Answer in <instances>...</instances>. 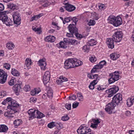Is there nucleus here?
I'll list each match as a JSON object with an SVG mask.
<instances>
[{
  "label": "nucleus",
  "mask_w": 134,
  "mask_h": 134,
  "mask_svg": "<svg viewBox=\"0 0 134 134\" xmlns=\"http://www.w3.org/2000/svg\"><path fill=\"white\" fill-rule=\"evenodd\" d=\"M11 102H9V104L7 106L9 109L7 112H5L4 115L8 118L13 117V115L18 112V109L17 108L19 107V104L16 103V100H12Z\"/></svg>",
  "instance_id": "f257e3e1"
},
{
  "label": "nucleus",
  "mask_w": 134,
  "mask_h": 134,
  "mask_svg": "<svg viewBox=\"0 0 134 134\" xmlns=\"http://www.w3.org/2000/svg\"><path fill=\"white\" fill-rule=\"evenodd\" d=\"M82 62L75 58H69L65 60L64 62L65 68L69 69L78 66L82 65Z\"/></svg>",
  "instance_id": "f03ea898"
},
{
  "label": "nucleus",
  "mask_w": 134,
  "mask_h": 134,
  "mask_svg": "<svg viewBox=\"0 0 134 134\" xmlns=\"http://www.w3.org/2000/svg\"><path fill=\"white\" fill-rule=\"evenodd\" d=\"M107 20L109 23L116 27L120 26L122 23V19L119 16L115 17L114 16L111 15L108 17Z\"/></svg>",
  "instance_id": "7ed1b4c3"
},
{
  "label": "nucleus",
  "mask_w": 134,
  "mask_h": 134,
  "mask_svg": "<svg viewBox=\"0 0 134 134\" xmlns=\"http://www.w3.org/2000/svg\"><path fill=\"white\" fill-rule=\"evenodd\" d=\"M111 76L110 78L108 79L109 83H112L115 81H117L120 78V76L119 75L118 72L115 71L113 74H111L110 75Z\"/></svg>",
  "instance_id": "20e7f679"
},
{
  "label": "nucleus",
  "mask_w": 134,
  "mask_h": 134,
  "mask_svg": "<svg viewBox=\"0 0 134 134\" xmlns=\"http://www.w3.org/2000/svg\"><path fill=\"white\" fill-rule=\"evenodd\" d=\"M91 130L88 127H86L84 124L81 126L78 129L77 131L79 134H85L91 132Z\"/></svg>",
  "instance_id": "39448f33"
},
{
  "label": "nucleus",
  "mask_w": 134,
  "mask_h": 134,
  "mask_svg": "<svg viewBox=\"0 0 134 134\" xmlns=\"http://www.w3.org/2000/svg\"><path fill=\"white\" fill-rule=\"evenodd\" d=\"M112 99L111 102L115 106L118 105L119 103H122V95L120 94H116L114 96Z\"/></svg>",
  "instance_id": "423d86ee"
},
{
  "label": "nucleus",
  "mask_w": 134,
  "mask_h": 134,
  "mask_svg": "<svg viewBox=\"0 0 134 134\" xmlns=\"http://www.w3.org/2000/svg\"><path fill=\"white\" fill-rule=\"evenodd\" d=\"M119 90L118 87L114 86L112 87L106 91L108 94V97H110L115 94Z\"/></svg>",
  "instance_id": "0eeeda50"
},
{
  "label": "nucleus",
  "mask_w": 134,
  "mask_h": 134,
  "mask_svg": "<svg viewBox=\"0 0 134 134\" xmlns=\"http://www.w3.org/2000/svg\"><path fill=\"white\" fill-rule=\"evenodd\" d=\"M123 35L121 32H117L114 33L113 36V38L116 42H120L122 39Z\"/></svg>",
  "instance_id": "6e6552de"
},
{
  "label": "nucleus",
  "mask_w": 134,
  "mask_h": 134,
  "mask_svg": "<svg viewBox=\"0 0 134 134\" xmlns=\"http://www.w3.org/2000/svg\"><path fill=\"white\" fill-rule=\"evenodd\" d=\"M116 106L111 102L110 103H108L106 105L105 110L108 114H111L112 113L113 109Z\"/></svg>",
  "instance_id": "1a4fd4ad"
},
{
  "label": "nucleus",
  "mask_w": 134,
  "mask_h": 134,
  "mask_svg": "<svg viewBox=\"0 0 134 134\" xmlns=\"http://www.w3.org/2000/svg\"><path fill=\"white\" fill-rule=\"evenodd\" d=\"M4 8L3 5L2 4L0 3V19H3V17L6 18L7 15L6 13H9V11H5L4 12H1L3 10Z\"/></svg>",
  "instance_id": "9d476101"
},
{
  "label": "nucleus",
  "mask_w": 134,
  "mask_h": 134,
  "mask_svg": "<svg viewBox=\"0 0 134 134\" xmlns=\"http://www.w3.org/2000/svg\"><path fill=\"white\" fill-rule=\"evenodd\" d=\"M50 73L48 71H46L43 76V82L44 85L47 84L50 79Z\"/></svg>",
  "instance_id": "9b49d317"
},
{
  "label": "nucleus",
  "mask_w": 134,
  "mask_h": 134,
  "mask_svg": "<svg viewBox=\"0 0 134 134\" xmlns=\"http://www.w3.org/2000/svg\"><path fill=\"white\" fill-rule=\"evenodd\" d=\"M3 19H0L2 22L5 24L7 26H10L12 25L13 22L10 18H8L7 16H6V18L3 17Z\"/></svg>",
  "instance_id": "f8f14e48"
},
{
  "label": "nucleus",
  "mask_w": 134,
  "mask_h": 134,
  "mask_svg": "<svg viewBox=\"0 0 134 134\" xmlns=\"http://www.w3.org/2000/svg\"><path fill=\"white\" fill-rule=\"evenodd\" d=\"M38 64L40 66L41 70H45L47 64L45 59H40L38 62Z\"/></svg>",
  "instance_id": "ddd939ff"
},
{
  "label": "nucleus",
  "mask_w": 134,
  "mask_h": 134,
  "mask_svg": "<svg viewBox=\"0 0 134 134\" xmlns=\"http://www.w3.org/2000/svg\"><path fill=\"white\" fill-rule=\"evenodd\" d=\"M64 4L65 5V9L68 12H71L75 9V7L72 5L70 4L67 3L65 2Z\"/></svg>",
  "instance_id": "4468645a"
},
{
  "label": "nucleus",
  "mask_w": 134,
  "mask_h": 134,
  "mask_svg": "<svg viewBox=\"0 0 134 134\" xmlns=\"http://www.w3.org/2000/svg\"><path fill=\"white\" fill-rule=\"evenodd\" d=\"M69 30L71 33H74L77 32V29L75 26V25L70 24L68 26Z\"/></svg>",
  "instance_id": "2eb2a0df"
},
{
  "label": "nucleus",
  "mask_w": 134,
  "mask_h": 134,
  "mask_svg": "<svg viewBox=\"0 0 134 134\" xmlns=\"http://www.w3.org/2000/svg\"><path fill=\"white\" fill-rule=\"evenodd\" d=\"M93 123H91L90 127L92 128L96 129L97 127L98 124L100 123V121L98 119H92V121Z\"/></svg>",
  "instance_id": "dca6fc26"
},
{
  "label": "nucleus",
  "mask_w": 134,
  "mask_h": 134,
  "mask_svg": "<svg viewBox=\"0 0 134 134\" xmlns=\"http://www.w3.org/2000/svg\"><path fill=\"white\" fill-rule=\"evenodd\" d=\"M113 38H110L107 39L106 43L109 48L112 49L114 48V40Z\"/></svg>",
  "instance_id": "f3484780"
},
{
  "label": "nucleus",
  "mask_w": 134,
  "mask_h": 134,
  "mask_svg": "<svg viewBox=\"0 0 134 134\" xmlns=\"http://www.w3.org/2000/svg\"><path fill=\"white\" fill-rule=\"evenodd\" d=\"M64 42L66 43L69 44H74L76 40H72L71 38L67 37L64 38Z\"/></svg>",
  "instance_id": "a211bd4d"
},
{
  "label": "nucleus",
  "mask_w": 134,
  "mask_h": 134,
  "mask_svg": "<svg viewBox=\"0 0 134 134\" xmlns=\"http://www.w3.org/2000/svg\"><path fill=\"white\" fill-rule=\"evenodd\" d=\"M32 64L31 60L30 59L27 58L25 60V63L24 65V67H25V69L27 68L28 69L30 68V65Z\"/></svg>",
  "instance_id": "6ab92c4d"
},
{
  "label": "nucleus",
  "mask_w": 134,
  "mask_h": 134,
  "mask_svg": "<svg viewBox=\"0 0 134 134\" xmlns=\"http://www.w3.org/2000/svg\"><path fill=\"white\" fill-rule=\"evenodd\" d=\"M36 111V110L34 109H31L29 110L28 111V113L29 114L30 118H34Z\"/></svg>",
  "instance_id": "aec40b11"
},
{
  "label": "nucleus",
  "mask_w": 134,
  "mask_h": 134,
  "mask_svg": "<svg viewBox=\"0 0 134 134\" xmlns=\"http://www.w3.org/2000/svg\"><path fill=\"white\" fill-rule=\"evenodd\" d=\"M13 89L17 95L19 94V93L20 91L21 88L19 84L15 85L13 87Z\"/></svg>",
  "instance_id": "412c9836"
},
{
  "label": "nucleus",
  "mask_w": 134,
  "mask_h": 134,
  "mask_svg": "<svg viewBox=\"0 0 134 134\" xmlns=\"http://www.w3.org/2000/svg\"><path fill=\"white\" fill-rule=\"evenodd\" d=\"M98 78L94 80L93 81L91 82L89 86L90 89L91 90H93L94 88V86L99 81Z\"/></svg>",
  "instance_id": "4be33fe9"
},
{
  "label": "nucleus",
  "mask_w": 134,
  "mask_h": 134,
  "mask_svg": "<svg viewBox=\"0 0 134 134\" xmlns=\"http://www.w3.org/2000/svg\"><path fill=\"white\" fill-rule=\"evenodd\" d=\"M55 39V38L54 36H49L45 38L44 40L47 42H53L54 41Z\"/></svg>",
  "instance_id": "5701e85b"
},
{
  "label": "nucleus",
  "mask_w": 134,
  "mask_h": 134,
  "mask_svg": "<svg viewBox=\"0 0 134 134\" xmlns=\"http://www.w3.org/2000/svg\"><path fill=\"white\" fill-rule=\"evenodd\" d=\"M44 116V115L42 113L37 110L36 111L34 118L41 119Z\"/></svg>",
  "instance_id": "b1692460"
},
{
  "label": "nucleus",
  "mask_w": 134,
  "mask_h": 134,
  "mask_svg": "<svg viewBox=\"0 0 134 134\" xmlns=\"http://www.w3.org/2000/svg\"><path fill=\"white\" fill-rule=\"evenodd\" d=\"M8 129V127L5 125H0V132H6Z\"/></svg>",
  "instance_id": "393cba45"
},
{
  "label": "nucleus",
  "mask_w": 134,
  "mask_h": 134,
  "mask_svg": "<svg viewBox=\"0 0 134 134\" xmlns=\"http://www.w3.org/2000/svg\"><path fill=\"white\" fill-rule=\"evenodd\" d=\"M134 98L133 97L128 98L127 100V104L128 107H130L133 104L134 102Z\"/></svg>",
  "instance_id": "a878e982"
},
{
  "label": "nucleus",
  "mask_w": 134,
  "mask_h": 134,
  "mask_svg": "<svg viewBox=\"0 0 134 134\" xmlns=\"http://www.w3.org/2000/svg\"><path fill=\"white\" fill-rule=\"evenodd\" d=\"M8 7V8L13 10L16 9H17V6L14 4L10 3L7 5Z\"/></svg>",
  "instance_id": "bb28decb"
},
{
  "label": "nucleus",
  "mask_w": 134,
  "mask_h": 134,
  "mask_svg": "<svg viewBox=\"0 0 134 134\" xmlns=\"http://www.w3.org/2000/svg\"><path fill=\"white\" fill-rule=\"evenodd\" d=\"M120 55L119 54L114 53L111 54L110 56L111 59L113 60H115L117 59L120 57Z\"/></svg>",
  "instance_id": "cd10ccee"
},
{
  "label": "nucleus",
  "mask_w": 134,
  "mask_h": 134,
  "mask_svg": "<svg viewBox=\"0 0 134 134\" xmlns=\"http://www.w3.org/2000/svg\"><path fill=\"white\" fill-rule=\"evenodd\" d=\"M106 62L105 60H103L99 62L98 64L96 65V67L99 69L102 68L104 65H105Z\"/></svg>",
  "instance_id": "c85d7f7f"
},
{
  "label": "nucleus",
  "mask_w": 134,
  "mask_h": 134,
  "mask_svg": "<svg viewBox=\"0 0 134 134\" xmlns=\"http://www.w3.org/2000/svg\"><path fill=\"white\" fill-rule=\"evenodd\" d=\"M59 80H57V83H61L64 81H67L68 79L64 77L63 76H60L59 77Z\"/></svg>",
  "instance_id": "c756f323"
},
{
  "label": "nucleus",
  "mask_w": 134,
  "mask_h": 134,
  "mask_svg": "<svg viewBox=\"0 0 134 134\" xmlns=\"http://www.w3.org/2000/svg\"><path fill=\"white\" fill-rule=\"evenodd\" d=\"M12 74L14 76H19V72L15 69H12L11 71Z\"/></svg>",
  "instance_id": "7c9ffc66"
},
{
  "label": "nucleus",
  "mask_w": 134,
  "mask_h": 134,
  "mask_svg": "<svg viewBox=\"0 0 134 134\" xmlns=\"http://www.w3.org/2000/svg\"><path fill=\"white\" fill-rule=\"evenodd\" d=\"M4 76L0 77V83L2 84L4 83L6 81L7 75H4Z\"/></svg>",
  "instance_id": "2f4dec72"
},
{
  "label": "nucleus",
  "mask_w": 134,
  "mask_h": 134,
  "mask_svg": "<svg viewBox=\"0 0 134 134\" xmlns=\"http://www.w3.org/2000/svg\"><path fill=\"white\" fill-rule=\"evenodd\" d=\"M6 47L9 49H12L14 47V45L13 43L9 42L7 43Z\"/></svg>",
  "instance_id": "473e14b6"
},
{
  "label": "nucleus",
  "mask_w": 134,
  "mask_h": 134,
  "mask_svg": "<svg viewBox=\"0 0 134 134\" xmlns=\"http://www.w3.org/2000/svg\"><path fill=\"white\" fill-rule=\"evenodd\" d=\"M13 20H15V22H16V19H18L19 18H21L20 16V15L17 12L15 13L13 15Z\"/></svg>",
  "instance_id": "72a5a7b5"
},
{
  "label": "nucleus",
  "mask_w": 134,
  "mask_h": 134,
  "mask_svg": "<svg viewBox=\"0 0 134 134\" xmlns=\"http://www.w3.org/2000/svg\"><path fill=\"white\" fill-rule=\"evenodd\" d=\"M96 41L95 40L91 39L88 41V44L90 46H92L96 45Z\"/></svg>",
  "instance_id": "f704fd0d"
},
{
  "label": "nucleus",
  "mask_w": 134,
  "mask_h": 134,
  "mask_svg": "<svg viewBox=\"0 0 134 134\" xmlns=\"http://www.w3.org/2000/svg\"><path fill=\"white\" fill-rule=\"evenodd\" d=\"M89 46L88 45L83 46L82 48V50L85 52L88 53L90 50Z\"/></svg>",
  "instance_id": "c9c22d12"
},
{
  "label": "nucleus",
  "mask_w": 134,
  "mask_h": 134,
  "mask_svg": "<svg viewBox=\"0 0 134 134\" xmlns=\"http://www.w3.org/2000/svg\"><path fill=\"white\" fill-rule=\"evenodd\" d=\"M40 92L37 89H35L31 91L30 93L31 95L34 96L38 94Z\"/></svg>",
  "instance_id": "e433bc0d"
},
{
  "label": "nucleus",
  "mask_w": 134,
  "mask_h": 134,
  "mask_svg": "<svg viewBox=\"0 0 134 134\" xmlns=\"http://www.w3.org/2000/svg\"><path fill=\"white\" fill-rule=\"evenodd\" d=\"M47 96L50 98H52L53 97V91L51 89H50L48 91L47 93Z\"/></svg>",
  "instance_id": "4c0bfd02"
},
{
  "label": "nucleus",
  "mask_w": 134,
  "mask_h": 134,
  "mask_svg": "<svg viewBox=\"0 0 134 134\" xmlns=\"http://www.w3.org/2000/svg\"><path fill=\"white\" fill-rule=\"evenodd\" d=\"M22 123V121L20 120H17L14 121V124L15 126H18L21 124Z\"/></svg>",
  "instance_id": "58836bf2"
},
{
  "label": "nucleus",
  "mask_w": 134,
  "mask_h": 134,
  "mask_svg": "<svg viewBox=\"0 0 134 134\" xmlns=\"http://www.w3.org/2000/svg\"><path fill=\"white\" fill-rule=\"evenodd\" d=\"M59 45L60 46H59V47L61 48H66L67 46L66 44L64 42L61 41L59 43Z\"/></svg>",
  "instance_id": "ea45409f"
},
{
  "label": "nucleus",
  "mask_w": 134,
  "mask_h": 134,
  "mask_svg": "<svg viewBox=\"0 0 134 134\" xmlns=\"http://www.w3.org/2000/svg\"><path fill=\"white\" fill-rule=\"evenodd\" d=\"M77 96L79 99V101H82L83 100V96L80 92H78L77 93Z\"/></svg>",
  "instance_id": "a19ab883"
},
{
  "label": "nucleus",
  "mask_w": 134,
  "mask_h": 134,
  "mask_svg": "<svg viewBox=\"0 0 134 134\" xmlns=\"http://www.w3.org/2000/svg\"><path fill=\"white\" fill-rule=\"evenodd\" d=\"M98 75L97 74H95L94 75H90L89 76L90 79H97V78H98L99 80L100 77L98 76Z\"/></svg>",
  "instance_id": "79ce46f5"
},
{
  "label": "nucleus",
  "mask_w": 134,
  "mask_h": 134,
  "mask_svg": "<svg viewBox=\"0 0 134 134\" xmlns=\"http://www.w3.org/2000/svg\"><path fill=\"white\" fill-rule=\"evenodd\" d=\"M56 123L54 122H52L48 125V127L50 128H52L56 125Z\"/></svg>",
  "instance_id": "37998d69"
},
{
  "label": "nucleus",
  "mask_w": 134,
  "mask_h": 134,
  "mask_svg": "<svg viewBox=\"0 0 134 134\" xmlns=\"http://www.w3.org/2000/svg\"><path fill=\"white\" fill-rule=\"evenodd\" d=\"M92 16L94 19L96 20H98L99 18V15L95 13L93 14L92 15Z\"/></svg>",
  "instance_id": "c03bdc74"
},
{
  "label": "nucleus",
  "mask_w": 134,
  "mask_h": 134,
  "mask_svg": "<svg viewBox=\"0 0 134 134\" xmlns=\"http://www.w3.org/2000/svg\"><path fill=\"white\" fill-rule=\"evenodd\" d=\"M96 22L94 20H90L88 23V24L89 26H93L95 24Z\"/></svg>",
  "instance_id": "a18cd8bd"
},
{
  "label": "nucleus",
  "mask_w": 134,
  "mask_h": 134,
  "mask_svg": "<svg viewBox=\"0 0 134 134\" xmlns=\"http://www.w3.org/2000/svg\"><path fill=\"white\" fill-rule=\"evenodd\" d=\"M3 67L7 70H9L10 68V65L9 63H5L3 64Z\"/></svg>",
  "instance_id": "49530a36"
},
{
  "label": "nucleus",
  "mask_w": 134,
  "mask_h": 134,
  "mask_svg": "<svg viewBox=\"0 0 134 134\" xmlns=\"http://www.w3.org/2000/svg\"><path fill=\"white\" fill-rule=\"evenodd\" d=\"M16 22H15V20L14 21V24L17 25V26L20 25L21 23V18H19L18 19H17L16 20Z\"/></svg>",
  "instance_id": "de8ad7c7"
},
{
  "label": "nucleus",
  "mask_w": 134,
  "mask_h": 134,
  "mask_svg": "<svg viewBox=\"0 0 134 134\" xmlns=\"http://www.w3.org/2000/svg\"><path fill=\"white\" fill-rule=\"evenodd\" d=\"M23 89L26 92L29 91L30 90V86L29 85H26L23 88Z\"/></svg>",
  "instance_id": "09e8293b"
},
{
  "label": "nucleus",
  "mask_w": 134,
  "mask_h": 134,
  "mask_svg": "<svg viewBox=\"0 0 134 134\" xmlns=\"http://www.w3.org/2000/svg\"><path fill=\"white\" fill-rule=\"evenodd\" d=\"M72 19V18L70 17L65 18L64 19V22L68 23Z\"/></svg>",
  "instance_id": "8fccbe9b"
},
{
  "label": "nucleus",
  "mask_w": 134,
  "mask_h": 134,
  "mask_svg": "<svg viewBox=\"0 0 134 134\" xmlns=\"http://www.w3.org/2000/svg\"><path fill=\"white\" fill-rule=\"evenodd\" d=\"M99 69L98 68H97L96 67V65H95L93 68L92 69L91 71V72L92 73H95L97 71V69Z\"/></svg>",
  "instance_id": "3c124183"
},
{
  "label": "nucleus",
  "mask_w": 134,
  "mask_h": 134,
  "mask_svg": "<svg viewBox=\"0 0 134 134\" xmlns=\"http://www.w3.org/2000/svg\"><path fill=\"white\" fill-rule=\"evenodd\" d=\"M69 99L70 100H75L76 99V97L75 95H73L72 96H70L69 97Z\"/></svg>",
  "instance_id": "603ef678"
},
{
  "label": "nucleus",
  "mask_w": 134,
  "mask_h": 134,
  "mask_svg": "<svg viewBox=\"0 0 134 134\" xmlns=\"http://www.w3.org/2000/svg\"><path fill=\"white\" fill-rule=\"evenodd\" d=\"M96 89L99 91L100 90H104L105 89V88H103L102 86H101L100 85H98L96 86Z\"/></svg>",
  "instance_id": "864d4df0"
},
{
  "label": "nucleus",
  "mask_w": 134,
  "mask_h": 134,
  "mask_svg": "<svg viewBox=\"0 0 134 134\" xmlns=\"http://www.w3.org/2000/svg\"><path fill=\"white\" fill-rule=\"evenodd\" d=\"M65 108L68 110H70L71 108V104L66 103L65 105Z\"/></svg>",
  "instance_id": "5fc2aeb1"
},
{
  "label": "nucleus",
  "mask_w": 134,
  "mask_h": 134,
  "mask_svg": "<svg viewBox=\"0 0 134 134\" xmlns=\"http://www.w3.org/2000/svg\"><path fill=\"white\" fill-rule=\"evenodd\" d=\"M89 60L92 62H93L96 60L97 59L95 57H92L90 58Z\"/></svg>",
  "instance_id": "6e6d98bb"
},
{
  "label": "nucleus",
  "mask_w": 134,
  "mask_h": 134,
  "mask_svg": "<svg viewBox=\"0 0 134 134\" xmlns=\"http://www.w3.org/2000/svg\"><path fill=\"white\" fill-rule=\"evenodd\" d=\"M79 104V103L77 102H74L72 104V108H76L77 106H78Z\"/></svg>",
  "instance_id": "4d7b16f0"
},
{
  "label": "nucleus",
  "mask_w": 134,
  "mask_h": 134,
  "mask_svg": "<svg viewBox=\"0 0 134 134\" xmlns=\"http://www.w3.org/2000/svg\"><path fill=\"white\" fill-rule=\"evenodd\" d=\"M74 35H75L76 36L78 39L81 38L82 37V35L81 34H78V32L75 33L74 34Z\"/></svg>",
  "instance_id": "13d9d810"
},
{
  "label": "nucleus",
  "mask_w": 134,
  "mask_h": 134,
  "mask_svg": "<svg viewBox=\"0 0 134 134\" xmlns=\"http://www.w3.org/2000/svg\"><path fill=\"white\" fill-rule=\"evenodd\" d=\"M69 119V117L67 115L63 116L62 118V120L63 121H66Z\"/></svg>",
  "instance_id": "bf43d9fd"
},
{
  "label": "nucleus",
  "mask_w": 134,
  "mask_h": 134,
  "mask_svg": "<svg viewBox=\"0 0 134 134\" xmlns=\"http://www.w3.org/2000/svg\"><path fill=\"white\" fill-rule=\"evenodd\" d=\"M13 100L10 97H8L6 99L4 100L6 103H8V104H9V102H11V100Z\"/></svg>",
  "instance_id": "052dcab7"
},
{
  "label": "nucleus",
  "mask_w": 134,
  "mask_h": 134,
  "mask_svg": "<svg viewBox=\"0 0 134 134\" xmlns=\"http://www.w3.org/2000/svg\"><path fill=\"white\" fill-rule=\"evenodd\" d=\"M71 20L75 23V25L76 24V22L78 21V19L76 17H74L73 18H72Z\"/></svg>",
  "instance_id": "680f3d73"
},
{
  "label": "nucleus",
  "mask_w": 134,
  "mask_h": 134,
  "mask_svg": "<svg viewBox=\"0 0 134 134\" xmlns=\"http://www.w3.org/2000/svg\"><path fill=\"white\" fill-rule=\"evenodd\" d=\"M38 16H37V15L33 16L31 19V21H32L34 20H36L38 19Z\"/></svg>",
  "instance_id": "e2e57ef3"
},
{
  "label": "nucleus",
  "mask_w": 134,
  "mask_h": 134,
  "mask_svg": "<svg viewBox=\"0 0 134 134\" xmlns=\"http://www.w3.org/2000/svg\"><path fill=\"white\" fill-rule=\"evenodd\" d=\"M9 84L10 86H12L14 84V80L13 79L11 80L9 82Z\"/></svg>",
  "instance_id": "0e129e2a"
},
{
  "label": "nucleus",
  "mask_w": 134,
  "mask_h": 134,
  "mask_svg": "<svg viewBox=\"0 0 134 134\" xmlns=\"http://www.w3.org/2000/svg\"><path fill=\"white\" fill-rule=\"evenodd\" d=\"M57 125H56L60 129H62L63 127V126L62 124L60 122L57 123Z\"/></svg>",
  "instance_id": "69168bd1"
},
{
  "label": "nucleus",
  "mask_w": 134,
  "mask_h": 134,
  "mask_svg": "<svg viewBox=\"0 0 134 134\" xmlns=\"http://www.w3.org/2000/svg\"><path fill=\"white\" fill-rule=\"evenodd\" d=\"M74 34V33H71L70 34L69 33H67L66 34V36L68 37L71 38V37L73 36Z\"/></svg>",
  "instance_id": "338daca9"
},
{
  "label": "nucleus",
  "mask_w": 134,
  "mask_h": 134,
  "mask_svg": "<svg viewBox=\"0 0 134 134\" xmlns=\"http://www.w3.org/2000/svg\"><path fill=\"white\" fill-rule=\"evenodd\" d=\"M125 114L127 116H130L131 115V112L129 111H127L125 113Z\"/></svg>",
  "instance_id": "774afa93"
}]
</instances>
